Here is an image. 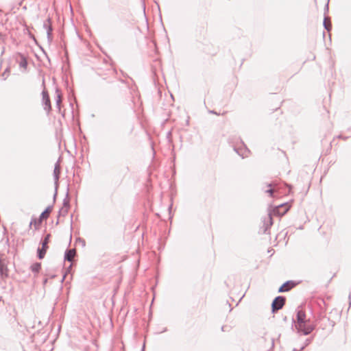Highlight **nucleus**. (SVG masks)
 <instances>
[{
	"mask_svg": "<svg viewBox=\"0 0 351 351\" xmlns=\"http://www.w3.org/2000/svg\"><path fill=\"white\" fill-rule=\"evenodd\" d=\"M289 209L290 206L288 204V203H283L278 206H276L272 211H269L267 217H265L263 220V226L261 228V229H263L262 232L263 234L268 233V230L273 224L272 215L282 216L285 215Z\"/></svg>",
	"mask_w": 351,
	"mask_h": 351,
	"instance_id": "nucleus-1",
	"label": "nucleus"
},
{
	"mask_svg": "<svg viewBox=\"0 0 351 351\" xmlns=\"http://www.w3.org/2000/svg\"><path fill=\"white\" fill-rule=\"evenodd\" d=\"M295 327L299 335H308L315 330L316 325L311 323V319H309L304 321V324H300V326L299 324H296Z\"/></svg>",
	"mask_w": 351,
	"mask_h": 351,
	"instance_id": "nucleus-2",
	"label": "nucleus"
},
{
	"mask_svg": "<svg viewBox=\"0 0 351 351\" xmlns=\"http://www.w3.org/2000/svg\"><path fill=\"white\" fill-rule=\"evenodd\" d=\"M51 234H47L43 239H41L40 244L41 247L37 249V257L38 259L42 260L44 258L46 252L49 248V243L50 241Z\"/></svg>",
	"mask_w": 351,
	"mask_h": 351,
	"instance_id": "nucleus-3",
	"label": "nucleus"
},
{
	"mask_svg": "<svg viewBox=\"0 0 351 351\" xmlns=\"http://www.w3.org/2000/svg\"><path fill=\"white\" fill-rule=\"evenodd\" d=\"M307 319L305 311L300 306H298L295 310V317L292 318V326L296 324L300 325L304 324V322Z\"/></svg>",
	"mask_w": 351,
	"mask_h": 351,
	"instance_id": "nucleus-4",
	"label": "nucleus"
},
{
	"mask_svg": "<svg viewBox=\"0 0 351 351\" xmlns=\"http://www.w3.org/2000/svg\"><path fill=\"white\" fill-rule=\"evenodd\" d=\"M286 302V298L282 295L276 297L271 303V311L276 313L278 310L282 308Z\"/></svg>",
	"mask_w": 351,
	"mask_h": 351,
	"instance_id": "nucleus-5",
	"label": "nucleus"
},
{
	"mask_svg": "<svg viewBox=\"0 0 351 351\" xmlns=\"http://www.w3.org/2000/svg\"><path fill=\"white\" fill-rule=\"evenodd\" d=\"M8 260L3 256H0V277L1 279L8 278L9 270L8 269Z\"/></svg>",
	"mask_w": 351,
	"mask_h": 351,
	"instance_id": "nucleus-6",
	"label": "nucleus"
},
{
	"mask_svg": "<svg viewBox=\"0 0 351 351\" xmlns=\"http://www.w3.org/2000/svg\"><path fill=\"white\" fill-rule=\"evenodd\" d=\"M43 95V104L44 106V109L49 113L51 110V105L49 95L46 90H43L42 93Z\"/></svg>",
	"mask_w": 351,
	"mask_h": 351,
	"instance_id": "nucleus-7",
	"label": "nucleus"
},
{
	"mask_svg": "<svg viewBox=\"0 0 351 351\" xmlns=\"http://www.w3.org/2000/svg\"><path fill=\"white\" fill-rule=\"evenodd\" d=\"M295 282L293 280H288L284 282L278 289V293H284L290 291L295 286Z\"/></svg>",
	"mask_w": 351,
	"mask_h": 351,
	"instance_id": "nucleus-8",
	"label": "nucleus"
},
{
	"mask_svg": "<svg viewBox=\"0 0 351 351\" xmlns=\"http://www.w3.org/2000/svg\"><path fill=\"white\" fill-rule=\"evenodd\" d=\"M56 106L58 108V111L60 112H61V104H62V95L60 90L58 88L56 89Z\"/></svg>",
	"mask_w": 351,
	"mask_h": 351,
	"instance_id": "nucleus-9",
	"label": "nucleus"
},
{
	"mask_svg": "<svg viewBox=\"0 0 351 351\" xmlns=\"http://www.w3.org/2000/svg\"><path fill=\"white\" fill-rule=\"evenodd\" d=\"M75 254V249H66L64 252V261L71 262L73 256Z\"/></svg>",
	"mask_w": 351,
	"mask_h": 351,
	"instance_id": "nucleus-10",
	"label": "nucleus"
},
{
	"mask_svg": "<svg viewBox=\"0 0 351 351\" xmlns=\"http://www.w3.org/2000/svg\"><path fill=\"white\" fill-rule=\"evenodd\" d=\"M242 145L243 147V149L242 148H237V147H234V151L239 155L241 156L243 158L246 157L247 155L245 154V152H250V149L247 147V146L242 142Z\"/></svg>",
	"mask_w": 351,
	"mask_h": 351,
	"instance_id": "nucleus-11",
	"label": "nucleus"
},
{
	"mask_svg": "<svg viewBox=\"0 0 351 351\" xmlns=\"http://www.w3.org/2000/svg\"><path fill=\"white\" fill-rule=\"evenodd\" d=\"M52 210L53 205L48 206L40 215L39 217L40 218V219L46 220L49 217V214L52 211Z\"/></svg>",
	"mask_w": 351,
	"mask_h": 351,
	"instance_id": "nucleus-12",
	"label": "nucleus"
},
{
	"mask_svg": "<svg viewBox=\"0 0 351 351\" xmlns=\"http://www.w3.org/2000/svg\"><path fill=\"white\" fill-rule=\"evenodd\" d=\"M43 221V220L40 219V217H38V219L32 218L29 223V227H31L32 225H34L35 230H38L42 224Z\"/></svg>",
	"mask_w": 351,
	"mask_h": 351,
	"instance_id": "nucleus-13",
	"label": "nucleus"
},
{
	"mask_svg": "<svg viewBox=\"0 0 351 351\" xmlns=\"http://www.w3.org/2000/svg\"><path fill=\"white\" fill-rule=\"evenodd\" d=\"M30 269L33 273L38 274L41 269V263L38 262L34 263L31 265Z\"/></svg>",
	"mask_w": 351,
	"mask_h": 351,
	"instance_id": "nucleus-14",
	"label": "nucleus"
},
{
	"mask_svg": "<svg viewBox=\"0 0 351 351\" xmlns=\"http://www.w3.org/2000/svg\"><path fill=\"white\" fill-rule=\"evenodd\" d=\"M268 189L265 190V192L268 193L270 197L274 196V193L275 191V184L274 183H269L267 184Z\"/></svg>",
	"mask_w": 351,
	"mask_h": 351,
	"instance_id": "nucleus-15",
	"label": "nucleus"
},
{
	"mask_svg": "<svg viewBox=\"0 0 351 351\" xmlns=\"http://www.w3.org/2000/svg\"><path fill=\"white\" fill-rule=\"evenodd\" d=\"M63 206L64 208L69 209L70 208V199L69 195V187L67 188V192L66 194V197L63 200Z\"/></svg>",
	"mask_w": 351,
	"mask_h": 351,
	"instance_id": "nucleus-16",
	"label": "nucleus"
},
{
	"mask_svg": "<svg viewBox=\"0 0 351 351\" xmlns=\"http://www.w3.org/2000/svg\"><path fill=\"white\" fill-rule=\"evenodd\" d=\"M46 30H47V36L48 42L51 43L52 41V40H53V27H52V25L50 27H48V28Z\"/></svg>",
	"mask_w": 351,
	"mask_h": 351,
	"instance_id": "nucleus-17",
	"label": "nucleus"
},
{
	"mask_svg": "<svg viewBox=\"0 0 351 351\" xmlns=\"http://www.w3.org/2000/svg\"><path fill=\"white\" fill-rule=\"evenodd\" d=\"M58 168V164L56 163V166H55L54 171H53L54 180H56V181L59 180L60 173V171Z\"/></svg>",
	"mask_w": 351,
	"mask_h": 351,
	"instance_id": "nucleus-18",
	"label": "nucleus"
},
{
	"mask_svg": "<svg viewBox=\"0 0 351 351\" xmlns=\"http://www.w3.org/2000/svg\"><path fill=\"white\" fill-rule=\"evenodd\" d=\"M21 61L19 62V66L21 68L26 69L27 66V64H28L27 63V59L25 58V57L23 55H21Z\"/></svg>",
	"mask_w": 351,
	"mask_h": 351,
	"instance_id": "nucleus-19",
	"label": "nucleus"
},
{
	"mask_svg": "<svg viewBox=\"0 0 351 351\" xmlns=\"http://www.w3.org/2000/svg\"><path fill=\"white\" fill-rule=\"evenodd\" d=\"M326 21L327 18L325 16L323 21V25L325 29H326L328 32H330L332 29V25L330 22L328 23Z\"/></svg>",
	"mask_w": 351,
	"mask_h": 351,
	"instance_id": "nucleus-20",
	"label": "nucleus"
},
{
	"mask_svg": "<svg viewBox=\"0 0 351 351\" xmlns=\"http://www.w3.org/2000/svg\"><path fill=\"white\" fill-rule=\"evenodd\" d=\"M313 338H307L304 342V344L300 347V349L304 351V349L311 343Z\"/></svg>",
	"mask_w": 351,
	"mask_h": 351,
	"instance_id": "nucleus-21",
	"label": "nucleus"
},
{
	"mask_svg": "<svg viewBox=\"0 0 351 351\" xmlns=\"http://www.w3.org/2000/svg\"><path fill=\"white\" fill-rule=\"evenodd\" d=\"M54 185H55V193H54V195H53V202H55L56 197H57V195H58V186H59L58 180H57V181L54 180Z\"/></svg>",
	"mask_w": 351,
	"mask_h": 351,
	"instance_id": "nucleus-22",
	"label": "nucleus"
},
{
	"mask_svg": "<svg viewBox=\"0 0 351 351\" xmlns=\"http://www.w3.org/2000/svg\"><path fill=\"white\" fill-rule=\"evenodd\" d=\"M52 21L50 18H48L43 23V27L47 29L48 27L51 25Z\"/></svg>",
	"mask_w": 351,
	"mask_h": 351,
	"instance_id": "nucleus-23",
	"label": "nucleus"
},
{
	"mask_svg": "<svg viewBox=\"0 0 351 351\" xmlns=\"http://www.w3.org/2000/svg\"><path fill=\"white\" fill-rule=\"evenodd\" d=\"M232 328V326L229 325H223L221 326V331L223 332H230Z\"/></svg>",
	"mask_w": 351,
	"mask_h": 351,
	"instance_id": "nucleus-24",
	"label": "nucleus"
},
{
	"mask_svg": "<svg viewBox=\"0 0 351 351\" xmlns=\"http://www.w3.org/2000/svg\"><path fill=\"white\" fill-rule=\"evenodd\" d=\"M68 211H69V209L62 208L61 209H60V210L58 212V217L61 215L63 216L66 215L68 213Z\"/></svg>",
	"mask_w": 351,
	"mask_h": 351,
	"instance_id": "nucleus-25",
	"label": "nucleus"
},
{
	"mask_svg": "<svg viewBox=\"0 0 351 351\" xmlns=\"http://www.w3.org/2000/svg\"><path fill=\"white\" fill-rule=\"evenodd\" d=\"M10 72V69L9 68H7L4 72L2 74V76L3 77V80H6L7 78V76L8 75V73Z\"/></svg>",
	"mask_w": 351,
	"mask_h": 351,
	"instance_id": "nucleus-26",
	"label": "nucleus"
},
{
	"mask_svg": "<svg viewBox=\"0 0 351 351\" xmlns=\"http://www.w3.org/2000/svg\"><path fill=\"white\" fill-rule=\"evenodd\" d=\"M171 137H172V132H171V131H169L167 133V138L168 139L169 143H171L172 142Z\"/></svg>",
	"mask_w": 351,
	"mask_h": 351,
	"instance_id": "nucleus-27",
	"label": "nucleus"
},
{
	"mask_svg": "<svg viewBox=\"0 0 351 351\" xmlns=\"http://www.w3.org/2000/svg\"><path fill=\"white\" fill-rule=\"evenodd\" d=\"M77 241L80 242V243H82V246H85L86 245V242H85V240L83 239H81V238H78L77 239Z\"/></svg>",
	"mask_w": 351,
	"mask_h": 351,
	"instance_id": "nucleus-28",
	"label": "nucleus"
},
{
	"mask_svg": "<svg viewBox=\"0 0 351 351\" xmlns=\"http://www.w3.org/2000/svg\"><path fill=\"white\" fill-rule=\"evenodd\" d=\"M339 138H342L343 140H346L348 137V136H343V135L340 134L338 136Z\"/></svg>",
	"mask_w": 351,
	"mask_h": 351,
	"instance_id": "nucleus-29",
	"label": "nucleus"
},
{
	"mask_svg": "<svg viewBox=\"0 0 351 351\" xmlns=\"http://www.w3.org/2000/svg\"><path fill=\"white\" fill-rule=\"evenodd\" d=\"M208 112H209V113H210V114H217V115H219V114H218L216 111H215V110H209Z\"/></svg>",
	"mask_w": 351,
	"mask_h": 351,
	"instance_id": "nucleus-30",
	"label": "nucleus"
},
{
	"mask_svg": "<svg viewBox=\"0 0 351 351\" xmlns=\"http://www.w3.org/2000/svg\"><path fill=\"white\" fill-rule=\"evenodd\" d=\"M324 10H325V12L328 11V2L325 5Z\"/></svg>",
	"mask_w": 351,
	"mask_h": 351,
	"instance_id": "nucleus-31",
	"label": "nucleus"
},
{
	"mask_svg": "<svg viewBox=\"0 0 351 351\" xmlns=\"http://www.w3.org/2000/svg\"><path fill=\"white\" fill-rule=\"evenodd\" d=\"M274 339H271V348H274Z\"/></svg>",
	"mask_w": 351,
	"mask_h": 351,
	"instance_id": "nucleus-32",
	"label": "nucleus"
},
{
	"mask_svg": "<svg viewBox=\"0 0 351 351\" xmlns=\"http://www.w3.org/2000/svg\"><path fill=\"white\" fill-rule=\"evenodd\" d=\"M47 281H48L47 278H45V279L43 280V285H46V284H47Z\"/></svg>",
	"mask_w": 351,
	"mask_h": 351,
	"instance_id": "nucleus-33",
	"label": "nucleus"
},
{
	"mask_svg": "<svg viewBox=\"0 0 351 351\" xmlns=\"http://www.w3.org/2000/svg\"><path fill=\"white\" fill-rule=\"evenodd\" d=\"M292 351H302V350L300 348V349L293 348L292 350Z\"/></svg>",
	"mask_w": 351,
	"mask_h": 351,
	"instance_id": "nucleus-34",
	"label": "nucleus"
},
{
	"mask_svg": "<svg viewBox=\"0 0 351 351\" xmlns=\"http://www.w3.org/2000/svg\"><path fill=\"white\" fill-rule=\"evenodd\" d=\"M287 186L289 187V191L290 192L291 190V185H287Z\"/></svg>",
	"mask_w": 351,
	"mask_h": 351,
	"instance_id": "nucleus-35",
	"label": "nucleus"
},
{
	"mask_svg": "<svg viewBox=\"0 0 351 351\" xmlns=\"http://www.w3.org/2000/svg\"><path fill=\"white\" fill-rule=\"evenodd\" d=\"M283 321H284V322H287V316H285V317L283 318Z\"/></svg>",
	"mask_w": 351,
	"mask_h": 351,
	"instance_id": "nucleus-36",
	"label": "nucleus"
},
{
	"mask_svg": "<svg viewBox=\"0 0 351 351\" xmlns=\"http://www.w3.org/2000/svg\"><path fill=\"white\" fill-rule=\"evenodd\" d=\"M6 243L9 245V239H8L6 241Z\"/></svg>",
	"mask_w": 351,
	"mask_h": 351,
	"instance_id": "nucleus-37",
	"label": "nucleus"
},
{
	"mask_svg": "<svg viewBox=\"0 0 351 351\" xmlns=\"http://www.w3.org/2000/svg\"><path fill=\"white\" fill-rule=\"evenodd\" d=\"M144 348H145V345H143V346L142 348V351H144Z\"/></svg>",
	"mask_w": 351,
	"mask_h": 351,
	"instance_id": "nucleus-38",
	"label": "nucleus"
},
{
	"mask_svg": "<svg viewBox=\"0 0 351 351\" xmlns=\"http://www.w3.org/2000/svg\"><path fill=\"white\" fill-rule=\"evenodd\" d=\"M58 223H59V220L58 219L56 221V225H58Z\"/></svg>",
	"mask_w": 351,
	"mask_h": 351,
	"instance_id": "nucleus-39",
	"label": "nucleus"
},
{
	"mask_svg": "<svg viewBox=\"0 0 351 351\" xmlns=\"http://www.w3.org/2000/svg\"><path fill=\"white\" fill-rule=\"evenodd\" d=\"M165 331H167V328H165L162 330V332H165Z\"/></svg>",
	"mask_w": 351,
	"mask_h": 351,
	"instance_id": "nucleus-40",
	"label": "nucleus"
},
{
	"mask_svg": "<svg viewBox=\"0 0 351 351\" xmlns=\"http://www.w3.org/2000/svg\"><path fill=\"white\" fill-rule=\"evenodd\" d=\"M42 50H43V53H45V54H46L45 51H44L43 49H42Z\"/></svg>",
	"mask_w": 351,
	"mask_h": 351,
	"instance_id": "nucleus-41",
	"label": "nucleus"
},
{
	"mask_svg": "<svg viewBox=\"0 0 351 351\" xmlns=\"http://www.w3.org/2000/svg\"><path fill=\"white\" fill-rule=\"evenodd\" d=\"M64 278H65V276H63V278H62V280H64Z\"/></svg>",
	"mask_w": 351,
	"mask_h": 351,
	"instance_id": "nucleus-42",
	"label": "nucleus"
},
{
	"mask_svg": "<svg viewBox=\"0 0 351 351\" xmlns=\"http://www.w3.org/2000/svg\"><path fill=\"white\" fill-rule=\"evenodd\" d=\"M3 53H4V49H3L1 54H3Z\"/></svg>",
	"mask_w": 351,
	"mask_h": 351,
	"instance_id": "nucleus-43",
	"label": "nucleus"
}]
</instances>
